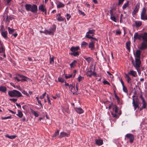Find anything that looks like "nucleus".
I'll use <instances>...</instances> for the list:
<instances>
[{"label": "nucleus", "instance_id": "obj_64", "mask_svg": "<svg viewBox=\"0 0 147 147\" xmlns=\"http://www.w3.org/2000/svg\"><path fill=\"white\" fill-rule=\"evenodd\" d=\"M85 5L88 8L90 7V5L88 3H87V2L86 3H85Z\"/></svg>", "mask_w": 147, "mask_h": 147}, {"label": "nucleus", "instance_id": "obj_7", "mask_svg": "<svg viewBox=\"0 0 147 147\" xmlns=\"http://www.w3.org/2000/svg\"><path fill=\"white\" fill-rule=\"evenodd\" d=\"M125 139H127L131 143H132L134 140V136L132 134H127L125 136Z\"/></svg>", "mask_w": 147, "mask_h": 147}, {"label": "nucleus", "instance_id": "obj_46", "mask_svg": "<svg viewBox=\"0 0 147 147\" xmlns=\"http://www.w3.org/2000/svg\"><path fill=\"white\" fill-rule=\"evenodd\" d=\"M84 78L83 77H82L80 76H79L78 78L79 82H80L83 79H84Z\"/></svg>", "mask_w": 147, "mask_h": 147}, {"label": "nucleus", "instance_id": "obj_23", "mask_svg": "<svg viewBox=\"0 0 147 147\" xmlns=\"http://www.w3.org/2000/svg\"><path fill=\"white\" fill-rule=\"evenodd\" d=\"M1 34L2 36L5 39H6L7 38V31L4 30L3 31H2Z\"/></svg>", "mask_w": 147, "mask_h": 147}, {"label": "nucleus", "instance_id": "obj_15", "mask_svg": "<svg viewBox=\"0 0 147 147\" xmlns=\"http://www.w3.org/2000/svg\"><path fill=\"white\" fill-rule=\"evenodd\" d=\"M90 41H91L89 43V47L91 50H93L95 49L94 44L95 42L92 40Z\"/></svg>", "mask_w": 147, "mask_h": 147}, {"label": "nucleus", "instance_id": "obj_5", "mask_svg": "<svg viewBox=\"0 0 147 147\" xmlns=\"http://www.w3.org/2000/svg\"><path fill=\"white\" fill-rule=\"evenodd\" d=\"M139 101L138 98H136L135 100L134 98H133L132 104L133 106L134 107V109L135 110H136L137 108H139Z\"/></svg>", "mask_w": 147, "mask_h": 147}, {"label": "nucleus", "instance_id": "obj_60", "mask_svg": "<svg viewBox=\"0 0 147 147\" xmlns=\"http://www.w3.org/2000/svg\"><path fill=\"white\" fill-rule=\"evenodd\" d=\"M22 78L23 79H24V81H27V80H30V79H29V78H28L27 77H26V78Z\"/></svg>", "mask_w": 147, "mask_h": 147}, {"label": "nucleus", "instance_id": "obj_12", "mask_svg": "<svg viewBox=\"0 0 147 147\" xmlns=\"http://www.w3.org/2000/svg\"><path fill=\"white\" fill-rule=\"evenodd\" d=\"M70 136V134L69 133H66L64 131L61 132L60 133L59 137L60 138L65 137H68Z\"/></svg>", "mask_w": 147, "mask_h": 147}, {"label": "nucleus", "instance_id": "obj_55", "mask_svg": "<svg viewBox=\"0 0 147 147\" xmlns=\"http://www.w3.org/2000/svg\"><path fill=\"white\" fill-rule=\"evenodd\" d=\"M110 14L111 15V16H115V15L113 13V11L112 9L110 10Z\"/></svg>", "mask_w": 147, "mask_h": 147}, {"label": "nucleus", "instance_id": "obj_40", "mask_svg": "<svg viewBox=\"0 0 147 147\" xmlns=\"http://www.w3.org/2000/svg\"><path fill=\"white\" fill-rule=\"evenodd\" d=\"M59 130H57L53 135L52 137H55L56 136H58L59 134Z\"/></svg>", "mask_w": 147, "mask_h": 147}, {"label": "nucleus", "instance_id": "obj_59", "mask_svg": "<svg viewBox=\"0 0 147 147\" xmlns=\"http://www.w3.org/2000/svg\"><path fill=\"white\" fill-rule=\"evenodd\" d=\"M121 33V32L120 30H117L116 31V34L117 35H120Z\"/></svg>", "mask_w": 147, "mask_h": 147}, {"label": "nucleus", "instance_id": "obj_8", "mask_svg": "<svg viewBox=\"0 0 147 147\" xmlns=\"http://www.w3.org/2000/svg\"><path fill=\"white\" fill-rule=\"evenodd\" d=\"M56 28L53 27L50 29L49 30H45L44 31V34L46 35H50L51 34L52 35H54V32L55 31Z\"/></svg>", "mask_w": 147, "mask_h": 147}, {"label": "nucleus", "instance_id": "obj_14", "mask_svg": "<svg viewBox=\"0 0 147 147\" xmlns=\"http://www.w3.org/2000/svg\"><path fill=\"white\" fill-rule=\"evenodd\" d=\"M38 10L37 6L35 4L31 5L30 11L33 13H36Z\"/></svg>", "mask_w": 147, "mask_h": 147}, {"label": "nucleus", "instance_id": "obj_36", "mask_svg": "<svg viewBox=\"0 0 147 147\" xmlns=\"http://www.w3.org/2000/svg\"><path fill=\"white\" fill-rule=\"evenodd\" d=\"M130 42L129 41L127 42L126 43V48L128 50H129L130 49Z\"/></svg>", "mask_w": 147, "mask_h": 147}, {"label": "nucleus", "instance_id": "obj_50", "mask_svg": "<svg viewBox=\"0 0 147 147\" xmlns=\"http://www.w3.org/2000/svg\"><path fill=\"white\" fill-rule=\"evenodd\" d=\"M11 116H8L5 117H2V119H11Z\"/></svg>", "mask_w": 147, "mask_h": 147}, {"label": "nucleus", "instance_id": "obj_39", "mask_svg": "<svg viewBox=\"0 0 147 147\" xmlns=\"http://www.w3.org/2000/svg\"><path fill=\"white\" fill-rule=\"evenodd\" d=\"M31 112L36 117H38L39 116L38 114L36 112V111L32 110H31Z\"/></svg>", "mask_w": 147, "mask_h": 147}, {"label": "nucleus", "instance_id": "obj_53", "mask_svg": "<svg viewBox=\"0 0 147 147\" xmlns=\"http://www.w3.org/2000/svg\"><path fill=\"white\" fill-rule=\"evenodd\" d=\"M46 92H45L44 94H42V96H40V98L41 99H42L44 98L46 94Z\"/></svg>", "mask_w": 147, "mask_h": 147}, {"label": "nucleus", "instance_id": "obj_44", "mask_svg": "<svg viewBox=\"0 0 147 147\" xmlns=\"http://www.w3.org/2000/svg\"><path fill=\"white\" fill-rule=\"evenodd\" d=\"M125 0H118V5H121L123 2Z\"/></svg>", "mask_w": 147, "mask_h": 147}, {"label": "nucleus", "instance_id": "obj_34", "mask_svg": "<svg viewBox=\"0 0 147 147\" xmlns=\"http://www.w3.org/2000/svg\"><path fill=\"white\" fill-rule=\"evenodd\" d=\"M71 55H73L74 56H76L79 55V52L78 51L73 52L69 54Z\"/></svg>", "mask_w": 147, "mask_h": 147}, {"label": "nucleus", "instance_id": "obj_24", "mask_svg": "<svg viewBox=\"0 0 147 147\" xmlns=\"http://www.w3.org/2000/svg\"><path fill=\"white\" fill-rule=\"evenodd\" d=\"M79 49V46H77L76 47H72L71 48L70 50L73 52L77 51Z\"/></svg>", "mask_w": 147, "mask_h": 147}, {"label": "nucleus", "instance_id": "obj_35", "mask_svg": "<svg viewBox=\"0 0 147 147\" xmlns=\"http://www.w3.org/2000/svg\"><path fill=\"white\" fill-rule=\"evenodd\" d=\"M7 28L9 34H12L15 30L14 29H12L9 27H8Z\"/></svg>", "mask_w": 147, "mask_h": 147}, {"label": "nucleus", "instance_id": "obj_62", "mask_svg": "<svg viewBox=\"0 0 147 147\" xmlns=\"http://www.w3.org/2000/svg\"><path fill=\"white\" fill-rule=\"evenodd\" d=\"M131 79L130 77L127 78V81L128 83H129L130 81L131 80Z\"/></svg>", "mask_w": 147, "mask_h": 147}, {"label": "nucleus", "instance_id": "obj_61", "mask_svg": "<svg viewBox=\"0 0 147 147\" xmlns=\"http://www.w3.org/2000/svg\"><path fill=\"white\" fill-rule=\"evenodd\" d=\"M38 103L39 104V105H40L41 108H42L43 106H42V103L41 102V101L40 100H39L38 101Z\"/></svg>", "mask_w": 147, "mask_h": 147}, {"label": "nucleus", "instance_id": "obj_41", "mask_svg": "<svg viewBox=\"0 0 147 147\" xmlns=\"http://www.w3.org/2000/svg\"><path fill=\"white\" fill-rule=\"evenodd\" d=\"M50 64H53L54 63V57H51V55H50Z\"/></svg>", "mask_w": 147, "mask_h": 147}, {"label": "nucleus", "instance_id": "obj_48", "mask_svg": "<svg viewBox=\"0 0 147 147\" xmlns=\"http://www.w3.org/2000/svg\"><path fill=\"white\" fill-rule=\"evenodd\" d=\"M58 80L59 82L62 83L63 82H64V80L61 77L58 78Z\"/></svg>", "mask_w": 147, "mask_h": 147}, {"label": "nucleus", "instance_id": "obj_29", "mask_svg": "<svg viewBox=\"0 0 147 147\" xmlns=\"http://www.w3.org/2000/svg\"><path fill=\"white\" fill-rule=\"evenodd\" d=\"M16 115L20 118H22L23 115L22 112L20 110H18V113L16 114Z\"/></svg>", "mask_w": 147, "mask_h": 147}, {"label": "nucleus", "instance_id": "obj_56", "mask_svg": "<svg viewBox=\"0 0 147 147\" xmlns=\"http://www.w3.org/2000/svg\"><path fill=\"white\" fill-rule=\"evenodd\" d=\"M110 14L111 15V16H115V15L113 13V11L112 9L110 10Z\"/></svg>", "mask_w": 147, "mask_h": 147}, {"label": "nucleus", "instance_id": "obj_49", "mask_svg": "<svg viewBox=\"0 0 147 147\" xmlns=\"http://www.w3.org/2000/svg\"><path fill=\"white\" fill-rule=\"evenodd\" d=\"M102 83L104 84L105 85L106 84H108L109 85H110V84L107 81L105 80L103 81L102 82Z\"/></svg>", "mask_w": 147, "mask_h": 147}, {"label": "nucleus", "instance_id": "obj_42", "mask_svg": "<svg viewBox=\"0 0 147 147\" xmlns=\"http://www.w3.org/2000/svg\"><path fill=\"white\" fill-rule=\"evenodd\" d=\"M78 84H77L76 85V89L75 90L74 88H73V92L71 91L72 92H73V94H74V93H75L76 92H77L78 90V88L77 87Z\"/></svg>", "mask_w": 147, "mask_h": 147}, {"label": "nucleus", "instance_id": "obj_17", "mask_svg": "<svg viewBox=\"0 0 147 147\" xmlns=\"http://www.w3.org/2000/svg\"><path fill=\"white\" fill-rule=\"evenodd\" d=\"M57 19L59 22L63 21L65 20V18L61 16V13H58L56 16Z\"/></svg>", "mask_w": 147, "mask_h": 147}, {"label": "nucleus", "instance_id": "obj_54", "mask_svg": "<svg viewBox=\"0 0 147 147\" xmlns=\"http://www.w3.org/2000/svg\"><path fill=\"white\" fill-rule=\"evenodd\" d=\"M22 93L23 94H24L26 95L27 96H29V95L28 94V93L25 90H23V91H22Z\"/></svg>", "mask_w": 147, "mask_h": 147}, {"label": "nucleus", "instance_id": "obj_3", "mask_svg": "<svg viewBox=\"0 0 147 147\" xmlns=\"http://www.w3.org/2000/svg\"><path fill=\"white\" fill-rule=\"evenodd\" d=\"M95 30L92 29L89 30L86 33L85 35V37L90 39H92L95 40L97 41V39L96 38L93 37L92 36L95 34Z\"/></svg>", "mask_w": 147, "mask_h": 147}, {"label": "nucleus", "instance_id": "obj_6", "mask_svg": "<svg viewBox=\"0 0 147 147\" xmlns=\"http://www.w3.org/2000/svg\"><path fill=\"white\" fill-rule=\"evenodd\" d=\"M146 9L145 7L143 8L141 13L140 18L143 20H147V14L146 13Z\"/></svg>", "mask_w": 147, "mask_h": 147}, {"label": "nucleus", "instance_id": "obj_26", "mask_svg": "<svg viewBox=\"0 0 147 147\" xmlns=\"http://www.w3.org/2000/svg\"><path fill=\"white\" fill-rule=\"evenodd\" d=\"M65 86H68L69 88L71 89V91L73 92V88H74V86H73L72 85L70 84L69 85L68 83H67L66 82L65 83Z\"/></svg>", "mask_w": 147, "mask_h": 147}, {"label": "nucleus", "instance_id": "obj_10", "mask_svg": "<svg viewBox=\"0 0 147 147\" xmlns=\"http://www.w3.org/2000/svg\"><path fill=\"white\" fill-rule=\"evenodd\" d=\"M142 34H139L138 32L135 33L134 36V41L135 42L137 39L141 40L142 37Z\"/></svg>", "mask_w": 147, "mask_h": 147}, {"label": "nucleus", "instance_id": "obj_30", "mask_svg": "<svg viewBox=\"0 0 147 147\" xmlns=\"http://www.w3.org/2000/svg\"><path fill=\"white\" fill-rule=\"evenodd\" d=\"M129 1H127L126 3H125L122 6V9L123 10L125 9L126 7H128L129 6Z\"/></svg>", "mask_w": 147, "mask_h": 147}, {"label": "nucleus", "instance_id": "obj_47", "mask_svg": "<svg viewBox=\"0 0 147 147\" xmlns=\"http://www.w3.org/2000/svg\"><path fill=\"white\" fill-rule=\"evenodd\" d=\"M142 106L143 108L144 109H145L146 107V101L144 102H142Z\"/></svg>", "mask_w": 147, "mask_h": 147}, {"label": "nucleus", "instance_id": "obj_1", "mask_svg": "<svg viewBox=\"0 0 147 147\" xmlns=\"http://www.w3.org/2000/svg\"><path fill=\"white\" fill-rule=\"evenodd\" d=\"M140 51L139 50H137L135 55V62H134L133 61H132L133 65L137 70L139 75H140L141 73V71L140 68L141 63L140 60Z\"/></svg>", "mask_w": 147, "mask_h": 147}, {"label": "nucleus", "instance_id": "obj_11", "mask_svg": "<svg viewBox=\"0 0 147 147\" xmlns=\"http://www.w3.org/2000/svg\"><path fill=\"white\" fill-rule=\"evenodd\" d=\"M140 3H138L136 4L134 9L132 12V13L133 15H135L138 12L140 8Z\"/></svg>", "mask_w": 147, "mask_h": 147}, {"label": "nucleus", "instance_id": "obj_4", "mask_svg": "<svg viewBox=\"0 0 147 147\" xmlns=\"http://www.w3.org/2000/svg\"><path fill=\"white\" fill-rule=\"evenodd\" d=\"M8 94L11 97H20L22 96L21 93L19 91L15 90L9 91Z\"/></svg>", "mask_w": 147, "mask_h": 147}, {"label": "nucleus", "instance_id": "obj_52", "mask_svg": "<svg viewBox=\"0 0 147 147\" xmlns=\"http://www.w3.org/2000/svg\"><path fill=\"white\" fill-rule=\"evenodd\" d=\"M72 74L71 75H69L68 76H67L65 75V78L66 79H68L71 78V77H72Z\"/></svg>", "mask_w": 147, "mask_h": 147}, {"label": "nucleus", "instance_id": "obj_16", "mask_svg": "<svg viewBox=\"0 0 147 147\" xmlns=\"http://www.w3.org/2000/svg\"><path fill=\"white\" fill-rule=\"evenodd\" d=\"M128 74L135 78L137 76L136 71L132 70H130L128 72Z\"/></svg>", "mask_w": 147, "mask_h": 147}, {"label": "nucleus", "instance_id": "obj_33", "mask_svg": "<svg viewBox=\"0 0 147 147\" xmlns=\"http://www.w3.org/2000/svg\"><path fill=\"white\" fill-rule=\"evenodd\" d=\"M5 136L6 137L11 139H14L16 137V135H12L10 136L8 135H5Z\"/></svg>", "mask_w": 147, "mask_h": 147}, {"label": "nucleus", "instance_id": "obj_2", "mask_svg": "<svg viewBox=\"0 0 147 147\" xmlns=\"http://www.w3.org/2000/svg\"><path fill=\"white\" fill-rule=\"evenodd\" d=\"M113 111H111V115L113 117L118 118L121 113V112L118 113V107L116 105H113Z\"/></svg>", "mask_w": 147, "mask_h": 147}, {"label": "nucleus", "instance_id": "obj_21", "mask_svg": "<svg viewBox=\"0 0 147 147\" xmlns=\"http://www.w3.org/2000/svg\"><path fill=\"white\" fill-rule=\"evenodd\" d=\"M144 42L142 43L140 49L141 50H144L146 49L147 48V43Z\"/></svg>", "mask_w": 147, "mask_h": 147}, {"label": "nucleus", "instance_id": "obj_27", "mask_svg": "<svg viewBox=\"0 0 147 147\" xmlns=\"http://www.w3.org/2000/svg\"><path fill=\"white\" fill-rule=\"evenodd\" d=\"M77 63V61L76 60H74L70 65L71 68H74L76 66V64Z\"/></svg>", "mask_w": 147, "mask_h": 147}, {"label": "nucleus", "instance_id": "obj_31", "mask_svg": "<svg viewBox=\"0 0 147 147\" xmlns=\"http://www.w3.org/2000/svg\"><path fill=\"white\" fill-rule=\"evenodd\" d=\"M7 90V88L4 86H0V91L2 92H5Z\"/></svg>", "mask_w": 147, "mask_h": 147}, {"label": "nucleus", "instance_id": "obj_25", "mask_svg": "<svg viewBox=\"0 0 147 147\" xmlns=\"http://www.w3.org/2000/svg\"><path fill=\"white\" fill-rule=\"evenodd\" d=\"M136 27H140L142 25V22L140 21H135Z\"/></svg>", "mask_w": 147, "mask_h": 147}, {"label": "nucleus", "instance_id": "obj_18", "mask_svg": "<svg viewBox=\"0 0 147 147\" xmlns=\"http://www.w3.org/2000/svg\"><path fill=\"white\" fill-rule=\"evenodd\" d=\"M5 49L4 47L2 45V44L1 43V46L0 47V53H4L3 56L4 57H6L5 54Z\"/></svg>", "mask_w": 147, "mask_h": 147}, {"label": "nucleus", "instance_id": "obj_63", "mask_svg": "<svg viewBox=\"0 0 147 147\" xmlns=\"http://www.w3.org/2000/svg\"><path fill=\"white\" fill-rule=\"evenodd\" d=\"M18 76L20 77L21 78H26V76H24L23 75H20V74H19L18 75Z\"/></svg>", "mask_w": 147, "mask_h": 147}, {"label": "nucleus", "instance_id": "obj_13", "mask_svg": "<svg viewBox=\"0 0 147 147\" xmlns=\"http://www.w3.org/2000/svg\"><path fill=\"white\" fill-rule=\"evenodd\" d=\"M74 109L76 111L80 114L83 113L84 112V111L80 107H74Z\"/></svg>", "mask_w": 147, "mask_h": 147}, {"label": "nucleus", "instance_id": "obj_28", "mask_svg": "<svg viewBox=\"0 0 147 147\" xmlns=\"http://www.w3.org/2000/svg\"><path fill=\"white\" fill-rule=\"evenodd\" d=\"M31 5L30 4H27L25 5V7L26 9L28 11H30Z\"/></svg>", "mask_w": 147, "mask_h": 147}, {"label": "nucleus", "instance_id": "obj_58", "mask_svg": "<svg viewBox=\"0 0 147 147\" xmlns=\"http://www.w3.org/2000/svg\"><path fill=\"white\" fill-rule=\"evenodd\" d=\"M107 73L110 76V77L112 78H113V76L112 74L110 73L109 71H107Z\"/></svg>", "mask_w": 147, "mask_h": 147}, {"label": "nucleus", "instance_id": "obj_9", "mask_svg": "<svg viewBox=\"0 0 147 147\" xmlns=\"http://www.w3.org/2000/svg\"><path fill=\"white\" fill-rule=\"evenodd\" d=\"M38 10L39 11L44 13V14L45 15H46L47 14V9L46 8L45 5H44L43 4H40L38 6Z\"/></svg>", "mask_w": 147, "mask_h": 147}, {"label": "nucleus", "instance_id": "obj_51", "mask_svg": "<svg viewBox=\"0 0 147 147\" xmlns=\"http://www.w3.org/2000/svg\"><path fill=\"white\" fill-rule=\"evenodd\" d=\"M66 16H67V20H68L71 17V16L69 14L67 13L66 14Z\"/></svg>", "mask_w": 147, "mask_h": 147}, {"label": "nucleus", "instance_id": "obj_57", "mask_svg": "<svg viewBox=\"0 0 147 147\" xmlns=\"http://www.w3.org/2000/svg\"><path fill=\"white\" fill-rule=\"evenodd\" d=\"M9 100L13 101L14 103H15L17 100V99L12 98L10 99Z\"/></svg>", "mask_w": 147, "mask_h": 147}, {"label": "nucleus", "instance_id": "obj_20", "mask_svg": "<svg viewBox=\"0 0 147 147\" xmlns=\"http://www.w3.org/2000/svg\"><path fill=\"white\" fill-rule=\"evenodd\" d=\"M56 4H57V8H60L64 7L65 6V5L64 4L59 1H57Z\"/></svg>", "mask_w": 147, "mask_h": 147}, {"label": "nucleus", "instance_id": "obj_38", "mask_svg": "<svg viewBox=\"0 0 147 147\" xmlns=\"http://www.w3.org/2000/svg\"><path fill=\"white\" fill-rule=\"evenodd\" d=\"M92 74V72L91 70L88 71L86 73V75L87 76L91 77Z\"/></svg>", "mask_w": 147, "mask_h": 147}, {"label": "nucleus", "instance_id": "obj_37", "mask_svg": "<svg viewBox=\"0 0 147 147\" xmlns=\"http://www.w3.org/2000/svg\"><path fill=\"white\" fill-rule=\"evenodd\" d=\"M84 58L87 61L88 63H89L92 61V58L91 57H84Z\"/></svg>", "mask_w": 147, "mask_h": 147}, {"label": "nucleus", "instance_id": "obj_22", "mask_svg": "<svg viewBox=\"0 0 147 147\" xmlns=\"http://www.w3.org/2000/svg\"><path fill=\"white\" fill-rule=\"evenodd\" d=\"M142 38L144 42L147 43V33L144 32L142 34Z\"/></svg>", "mask_w": 147, "mask_h": 147}, {"label": "nucleus", "instance_id": "obj_43", "mask_svg": "<svg viewBox=\"0 0 147 147\" xmlns=\"http://www.w3.org/2000/svg\"><path fill=\"white\" fill-rule=\"evenodd\" d=\"M122 87L123 91L126 93H127V88L126 87H125L124 85L122 86Z\"/></svg>", "mask_w": 147, "mask_h": 147}, {"label": "nucleus", "instance_id": "obj_45", "mask_svg": "<svg viewBox=\"0 0 147 147\" xmlns=\"http://www.w3.org/2000/svg\"><path fill=\"white\" fill-rule=\"evenodd\" d=\"M110 18L114 22H116V18L115 17V16H111Z\"/></svg>", "mask_w": 147, "mask_h": 147}, {"label": "nucleus", "instance_id": "obj_19", "mask_svg": "<svg viewBox=\"0 0 147 147\" xmlns=\"http://www.w3.org/2000/svg\"><path fill=\"white\" fill-rule=\"evenodd\" d=\"M95 142L96 144L98 146H101L103 144V140L100 139L96 140Z\"/></svg>", "mask_w": 147, "mask_h": 147}, {"label": "nucleus", "instance_id": "obj_32", "mask_svg": "<svg viewBox=\"0 0 147 147\" xmlns=\"http://www.w3.org/2000/svg\"><path fill=\"white\" fill-rule=\"evenodd\" d=\"M88 43L85 41H83L81 43V47L82 48H85L88 46Z\"/></svg>", "mask_w": 147, "mask_h": 147}]
</instances>
